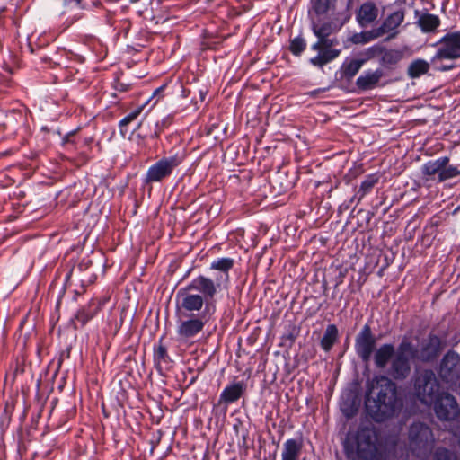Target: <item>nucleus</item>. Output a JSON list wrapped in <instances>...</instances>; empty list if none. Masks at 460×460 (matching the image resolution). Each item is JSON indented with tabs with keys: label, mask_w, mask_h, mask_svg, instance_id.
I'll use <instances>...</instances> for the list:
<instances>
[{
	"label": "nucleus",
	"mask_w": 460,
	"mask_h": 460,
	"mask_svg": "<svg viewBox=\"0 0 460 460\" xmlns=\"http://www.w3.org/2000/svg\"><path fill=\"white\" fill-rule=\"evenodd\" d=\"M395 381L386 373V375L375 376L367 382L365 411L375 422H385L401 413L404 400Z\"/></svg>",
	"instance_id": "nucleus-1"
},
{
	"label": "nucleus",
	"mask_w": 460,
	"mask_h": 460,
	"mask_svg": "<svg viewBox=\"0 0 460 460\" xmlns=\"http://www.w3.org/2000/svg\"><path fill=\"white\" fill-rule=\"evenodd\" d=\"M221 290L220 278L216 279L199 274L186 286L178 289L175 300L182 301V308L206 309L216 313L217 296Z\"/></svg>",
	"instance_id": "nucleus-2"
},
{
	"label": "nucleus",
	"mask_w": 460,
	"mask_h": 460,
	"mask_svg": "<svg viewBox=\"0 0 460 460\" xmlns=\"http://www.w3.org/2000/svg\"><path fill=\"white\" fill-rule=\"evenodd\" d=\"M344 450L349 460H381L378 433L374 427L360 426L349 433L344 441Z\"/></svg>",
	"instance_id": "nucleus-3"
},
{
	"label": "nucleus",
	"mask_w": 460,
	"mask_h": 460,
	"mask_svg": "<svg viewBox=\"0 0 460 460\" xmlns=\"http://www.w3.org/2000/svg\"><path fill=\"white\" fill-rule=\"evenodd\" d=\"M176 301V310L179 314V321L176 328V333L179 339L188 341L196 338L204 330L206 324L210 322L215 313L202 309L182 308V301Z\"/></svg>",
	"instance_id": "nucleus-4"
},
{
	"label": "nucleus",
	"mask_w": 460,
	"mask_h": 460,
	"mask_svg": "<svg viewBox=\"0 0 460 460\" xmlns=\"http://www.w3.org/2000/svg\"><path fill=\"white\" fill-rule=\"evenodd\" d=\"M418 359V348L408 339H402L398 346V351L393 358L386 373L394 380L404 381L411 374L410 358Z\"/></svg>",
	"instance_id": "nucleus-5"
},
{
	"label": "nucleus",
	"mask_w": 460,
	"mask_h": 460,
	"mask_svg": "<svg viewBox=\"0 0 460 460\" xmlns=\"http://www.w3.org/2000/svg\"><path fill=\"white\" fill-rule=\"evenodd\" d=\"M186 155L183 151L175 152L164 156L149 166L143 177L144 184L163 182L171 177L173 171L184 161Z\"/></svg>",
	"instance_id": "nucleus-6"
},
{
	"label": "nucleus",
	"mask_w": 460,
	"mask_h": 460,
	"mask_svg": "<svg viewBox=\"0 0 460 460\" xmlns=\"http://www.w3.org/2000/svg\"><path fill=\"white\" fill-rule=\"evenodd\" d=\"M433 444V433L430 428L422 422H413L408 430L409 449L418 458H424L430 453Z\"/></svg>",
	"instance_id": "nucleus-7"
},
{
	"label": "nucleus",
	"mask_w": 460,
	"mask_h": 460,
	"mask_svg": "<svg viewBox=\"0 0 460 460\" xmlns=\"http://www.w3.org/2000/svg\"><path fill=\"white\" fill-rule=\"evenodd\" d=\"M439 383L431 369H424L413 378V390L415 396L425 404H432L440 392Z\"/></svg>",
	"instance_id": "nucleus-8"
},
{
	"label": "nucleus",
	"mask_w": 460,
	"mask_h": 460,
	"mask_svg": "<svg viewBox=\"0 0 460 460\" xmlns=\"http://www.w3.org/2000/svg\"><path fill=\"white\" fill-rule=\"evenodd\" d=\"M339 45L337 38L320 37L311 45L313 51L318 54L309 59V63L318 68H323L325 65L338 58L341 53V49L335 47Z\"/></svg>",
	"instance_id": "nucleus-9"
},
{
	"label": "nucleus",
	"mask_w": 460,
	"mask_h": 460,
	"mask_svg": "<svg viewBox=\"0 0 460 460\" xmlns=\"http://www.w3.org/2000/svg\"><path fill=\"white\" fill-rule=\"evenodd\" d=\"M437 52L432 58L436 60H456L460 58V31L446 33L436 43Z\"/></svg>",
	"instance_id": "nucleus-10"
},
{
	"label": "nucleus",
	"mask_w": 460,
	"mask_h": 460,
	"mask_svg": "<svg viewBox=\"0 0 460 460\" xmlns=\"http://www.w3.org/2000/svg\"><path fill=\"white\" fill-rule=\"evenodd\" d=\"M376 337L372 332L370 323H366L355 337L354 349L357 356L367 363L376 347Z\"/></svg>",
	"instance_id": "nucleus-11"
},
{
	"label": "nucleus",
	"mask_w": 460,
	"mask_h": 460,
	"mask_svg": "<svg viewBox=\"0 0 460 460\" xmlns=\"http://www.w3.org/2000/svg\"><path fill=\"white\" fill-rule=\"evenodd\" d=\"M445 347L444 341L430 332L420 343L418 348V360L422 363H431L437 360Z\"/></svg>",
	"instance_id": "nucleus-12"
},
{
	"label": "nucleus",
	"mask_w": 460,
	"mask_h": 460,
	"mask_svg": "<svg viewBox=\"0 0 460 460\" xmlns=\"http://www.w3.org/2000/svg\"><path fill=\"white\" fill-rule=\"evenodd\" d=\"M432 403L437 417L441 420H455L459 414L456 397L447 392H439Z\"/></svg>",
	"instance_id": "nucleus-13"
},
{
	"label": "nucleus",
	"mask_w": 460,
	"mask_h": 460,
	"mask_svg": "<svg viewBox=\"0 0 460 460\" xmlns=\"http://www.w3.org/2000/svg\"><path fill=\"white\" fill-rule=\"evenodd\" d=\"M446 383L456 384L460 380V356L455 350H448L442 358L438 370Z\"/></svg>",
	"instance_id": "nucleus-14"
},
{
	"label": "nucleus",
	"mask_w": 460,
	"mask_h": 460,
	"mask_svg": "<svg viewBox=\"0 0 460 460\" xmlns=\"http://www.w3.org/2000/svg\"><path fill=\"white\" fill-rule=\"evenodd\" d=\"M247 385L244 381H234L227 384L219 394L217 402L214 405V410L221 411L224 414L227 411L229 404L236 402L246 392Z\"/></svg>",
	"instance_id": "nucleus-15"
},
{
	"label": "nucleus",
	"mask_w": 460,
	"mask_h": 460,
	"mask_svg": "<svg viewBox=\"0 0 460 460\" xmlns=\"http://www.w3.org/2000/svg\"><path fill=\"white\" fill-rule=\"evenodd\" d=\"M379 16V8L373 0H366L355 12V18L359 27L367 28L375 23Z\"/></svg>",
	"instance_id": "nucleus-16"
},
{
	"label": "nucleus",
	"mask_w": 460,
	"mask_h": 460,
	"mask_svg": "<svg viewBox=\"0 0 460 460\" xmlns=\"http://www.w3.org/2000/svg\"><path fill=\"white\" fill-rule=\"evenodd\" d=\"M102 304L98 299H91L85 305L80 307L74 318V328H84L92 319H93L102 309Z\"/></svg>",
	"instance_id": "nucleus-17"
},
{
	"label": "nucleus",
	"mask_w": 460,
	"mask_h": 460,
	"mask_svg": "<svg viewBox=\"0 0 460 460\" xmlns=\"http://www.w3.org/2000/svg\"><path fill=\"white\" fill-rule=\"evenodd\" d=\"M404 21V11L397 10L390 14H388L381 22V24L376 27L377 31L380 36H384L385 34H388L387 40H392L397 36L399 33L398 28Z\"/></svg>",
	"instance_id": "nucleus-18"
},
{
	"label": "nucleus",
	"mask_w": 460,
	"mask_h": 460,
	"mask_svg": "<svg viewBox=\"0 0 460 460\" xmlns=\"http://www.w3.org/2000/svg\"><path fill=\"white\" fill-rule=\"evenodd\" d=\"M383 76L384 71L382 68L367 69L357 78L356 85L362 92L373 90L379 85V81Z\"/></svg>",
	"instance_id": "nucleus-19"
},
{
	"label": "nucleus",
	"mask_w": 460,
	"mask_h": 460,
	"mask_svg": "<svg viewBox=\"0 0 460 460\" xmlns=\"http://www.w3.org/2000/svg\"><path fill=\"white\" fill-rule=\"evenodd\" d=\"M395 347L392 343H384L373 353V360L377 369L384 370L395 357Z\"/></svg>",
	"instance_id": "nucleus-20"
},
{
	"label": "nucleus",
	"mask_w": 460,
	"mask_h": 460,
	"mask_svg": "<svg viewBox=\"0 0 460 460\" xmlns=\"http://www.w3.org/2000/svg\"><path fill=\"white\" fill-rule=\"evenodd\" d=\"M349 19V16L340 24H337L333 20H328L323 22L313 21L311 23V30L316 38L329 37L332 33L337 32ZM318 22H320L319 19Z\"/></svg>",
	"instance_id": "nucleus-21"
},
{
	"label": "nucleus",
	"mask_w": 460,
	"mask_h": 460,
	"mask_svg": "<svg viewBox=\"0 0 460 460\" xmlns=\"http://www.w3.org/2000/svg\"><path fill=\"white\" fill-rule=\"evenodd\" d=\"M380 176L377 172L370 173L366 175L362 182L360 183L358 190L355 195L351 198L350 203L356 202L360 203L361 200L368 194H370L374 187L379 182Z\"/></svg>",
	"instance_id": "nucleus-22"
},
{
	"label": "nucleus",
	"mask_w": 460,
	"mask_h": 460,
	"mask_svg": "<svg viewBox=\"0 0 460 460\" xmlns=\"http://www.w3.org/2000/svg\"><path fill=\"white\" fill-rule=\"evenodd\" d=\"M154 362L159 372L172 367V360L171 359L166 346L163 343V337L154 345Z\"/></svg>",
	"instance_id": "nucleus-23"
},
{
	"label": "nucleus",
	"mask_w": 460,
	"mask_h": 460,
	"mask_svg": "<svg viewBox=\"0 0 460 460\" xmlns=\"http://www.w3.org/2000/svg\"><path fill=\"white\" fill-rule=\"evenodd\" d=\"M415 16L418 17L416 22L417 25L424 33L435 32L440 26V19L436 14L429 13H420L418 10H416Z\"/></svg>",
	"instance_id": "nucleus-24"
},
{
	"label": "nucleus",
	"mask_w": 460,
	"mask_h": 460,
	"mask_svg": "<svg viewBox=\"0 0 460 460\" xmlns=\"http://www.w3.org/2000/svg\"><path fill=\"white\" fill-rule=\"evenodd\" d=\"M337 1L338 0H311L312 10L319 20H321L322 17H326L335 11ZM351 2L352 0H348V8L350 6Z\"/></svg>",
	"instance_id": "nucleus-25"
},
{
	"label": "nucleus",
	"mask_w": 460,
	"mask_h": 460,
	"mask_svg": "<svg viewBox=\"0 0 460 460\" xmlns=\"http://www.w3.org/2000/svg\"><path fill=\"white\" fill-rule=\"evenodd\" d=\"M303 448L302 438H289L283 444L281 460H298Z\"/></svg>",
	"instance_id": "nucleus-26"
},
{
	"label": "nucleus",
	"mask_w": 460,
	"mask_h": 460,
	"mask_svg": "<svg viewBox=\"0 0 460 460\" xmlns=\"http://www.w3.org/2000/svg\"><path fill=\"white\" fill-rule=\"evenodd\" d=\"M448 163V156H441L436 160H429L421 166V173L423 176L427 177V180L436 174L438 176L443 167L447 165Z\"/></svg>",
	"instance_id": "nucleus-27"
},
{
	"label": "nucleus",
	"mask_w": 460,
	"mask_h": 460,
	"mask_svg": "<svg viewBox=\"0 0 460 460\" xmlns=\"http://www.w3.org/2000/svg\"><path fill=\"white\" fill-rule=\"evenodd\" d=\"M339 340V329L336 324L331 323L326 326L320 347L324 352H330Z\"/></svg>",
	"instance_id": "nucleus-28"
},
{
	"label": "nucleus",
	"mask_w": 460,
	"mask_h": 460,
	"mask_svg": "<svg viewBox=\"0 0 460 460\" xmlns=\"http://www.w3.org/2000/svg\"><path fill=\"white\" fill-rule=\"evenodd\" d=\"M361 69V62H358L355 58L346 59L341 66L336 75H340V79L351 81L353 77Z\"/></svg>",
	"instance_id": "nucleus-29"
},
{
	"label": "nucleus",
	"mask_w": 460,
	"mask_h": 460,
	"mask_svg": "<svg viewBox=\"0 0 460 460\" xmlns=\"http://www.w3.org/2000/svg\"><path fill=\"white\" fill-rule=\"evenodd\" d=\"M380 65L386 69H394L402 58V52L399 49H389L385 47L382 51Z\"/></svg>",
	"instance_id": "nucleus-30"
},
{
	"label": "nucleus",
	"mask_w": 460,
	"mask_h": 460,
	"mask_svg": "<svg viewBox=\"0 0 460 460\" xmlns=\"http://www.w3.org/2000/svg\"><path fill=\"white\" fill-rule=\"evenodd\" d=\"M234 265V260L229 257H222L215 259L211 264L210 269L220 271V280L224 278L226 281L229 279V271Z\"/></svg>",
	"instance_id": "nucleus-31"
},
{
	"label": "nucleus",
	"mask_w": 460,
	"mask_h": 460,
	"mask_svg": "<svg viewBox=\"0 0 460 460\" xmlns=\"http://www.w3.org/2000/svg\"><path fill=\"white\" fill-rule=\"evenodd\" d=\"M359 402L356 395L349 394L342 397L341 402V411L343 415L348 418H353L358 411Z\"/></svg>",
	"instance_id": "nucleus-32"
},
{
	"label": "nucleus",
	"mask_w": 460,
	"mask_h": 460,
	"mask_svg": "<svg viewBox=\"0 0 460 460\" xmlns=\"http://www.w3.org/2000/svg\"><path fill=\"white\" fill-rule=\"evenodd\" d=\"M380 34L376 28H373L370 31H364L358 33H354L350 40L354 44H367L374 40L380 38Z\"/></svg>",
	"instance_id": "nucleus-33"
},
{
	"label": "nucleus",
	"mask_w": 460,
	"mask_h": 460,
	"mask_svg": "<svg viewBox=\"0 0 460 460\" xmlns=\"http://www.w3.org/2000/svg\"><path fill=\"white\" fill-rule=\"evenodd\" d=\"M143 111V106L137 107L132 111H130L128 115H126L119 122V134L126 137V135L128 134V126L135 121L138 116L141 114Z\"/></svg>",
	"instance_id": "nucleus-34"
},
{
	"label": "nucleus",
	"mask_w": 460,
	"mask_h": 460,
	"mask_svg": "<svg viewBox=\"0 0 460 460\" xmlns=\"http://www.w3.org/2000/svg\"><path fill=\"white\" fill-rule=\"evenodd\" d=\"M429 65L423 59H417L411 63L408 68V75L411 78H418L428 73Z\"/></svg>",
	"instance_id": "nucleus-35"
},
{
	"label": "nucleus",
	"mask_w": 460,
	"mask_h": 460,
	"mask_svg": "<svg viewBox=\"0 0 460 460\" xmlns=\"http://www.w3.org/2000/svg\"><path fill=\"white\" fill-rule=\"evenodd\" d=\"M306 47L307 42L302 33L289 40L288 49L295 57H300L306 49Z\"/></svg>",
	"instance_id": "nucleus-36"
},
{
	"label": "nucleus",
	"mask_w": 460,
	"mask_h": 460,
	"mask_svg": "<svg viewBox=\"0 0 460 460\" xmlns=\"http://www.w3.org/2000/svg\"><path fill=\"white\" fill-rule=\"evenodd\" d=\"M459 174H460V170H458V168L456 166L447 164L445 167H443V169L441 170V172L438 177V181L439 182H443L447 180L455 178V177L458 176Z\"/></svg>",
	"instance_id": "nucleus-37"
},
{
	"label": "nucleus",
	"mask_w": 460,
	"mask_h": 460,
	"mask_svg": "<svg viewBox=\"0 0 460 460\" xmlns=\"http://www.w3.org/2000/svg\"><path fill=\"white\" fill-rule=\"evenodd\" d=\"M434 460H457L456 456L445 447H438L435 451Z\"/></svg>",
	"instance_id": "nucleus-38"
},
{
	"label": "nucleus",
	"mask_w": 460,
	"mask_h": 460,
	"mask_svg": "<svg viewBox=\"0 0 460 460\" xmlns=\"http://www.w3.org/2000/svg\"><path fill=\"white\" fill-rule=\"evenodd\" d=\"M385 50V47L381 44H375L364 50V55L367 56L370 60L382 54Z\"/></svg>",
	"instance_id": "nucleus-39"
},
{
	"label": "nucleus",
	"mask_w": 460,
	"mask_h": 460,
	"mask_svg": "<svg viewBox=\"0 0 460 460\" xmlns=\"http://www.w3.org/2000/svg\"><path fill=\"white\" fill-rule=\"evenodd\" d=\"M112 88L119 93H127L132 89V84L121 82L119 78H116L112 83Z\"/></svg>",
	"instance_id": "nucleus-40"
},
{
	"label": "nucleus",
	"mask_w": 460,
	"mask_h": 460,
	"mask_svg": "<svg viewBox=\"0 0 460 460\" xmlns=\"http://www.w3.org/2000/svg\"><path fill=\"white\" fill-rule=\"evenodd\" d=\"M174 121V115L173 114H168L165 117H164L161 120L157 121L155 124L156 126L164 131L167 129Z\"/></svg>",
	"instance_id": "nucleus-41"
},
{
	"label": "nucleus",
	"mask_w": 460,
	"mask_h": 460,
	"mask_svg": "<svg viewBox=\"0 0 460 460\" xmlns=\"http://www.w3.org/2000/svg\"><path fill=\"white\" fill-rule=\"evenodd\" d=\"M86 5L88 6V8H83L82 10L94 11L97 9H102L103 6L102 3L100 0L86 1Z\"/></svg>",
	"instance_id": "nucleus-42"
},
{
	"label": "nucleus",
	"mask_w": 460,
	"mask_h": 460,
	"mask_svg": "<svg viewBox=\"0 0 460 460\" xmlns=\"http://www.w3.org/2000/svg\"><path fill=\"white\" fill-rule=\"evenodd\" d=\"M164 131L162 129H160L156 124L155 125V129H154V132L152 134H150V136H147V135H141L140 133L137 134V137L141 139H145L146 137H150L151 139H155V138H158L160 137V135L163 133Z\"/></svg>",
	"instance_id": "nucleus-43"
},
{
	"label": "nucleus",
	"mask_w": 460,
	"mask_h": 460,
	"mask_svg": "<svg viewBox=\"0 0 460 460\" xmlns=\"http://www.w3.org/2000/svg\"><path fill=\"white\" fill-rule=\"evenodd\" d=\"M166 87H167V84H164L163 85L159 86L158 88H156L154 91L152 97L153 98L157 97L155 102H157L159 101V99L164 96V92L166 89Z\"/></svg>",
	"instance_id": "nucleus-44"
},
{
	"label": "nucleus",
	"mask_w": 460,
	"mask_h": 460,
	"mask_svg": "<svg viewBox=\"0 0 460 460\" xmlns=\"http://www.w3.org/2000/svg\"><path fill=\"white\" fill-rule=\"evenodd\" d=\"M70 356V349H67L65 351H62L59 358H58V368L61 367V365L63 364L64 362V359L65 358H68Z\"/></svg>",
	"instance_id": "nucleus-45"
},
{
	"label": "nucleus",
	"mask_w": 460,
	"mask_h": 460,
	"mask_svg": "<svg viewBox=\"0 0 460 460\" xmlns=\"http://www.w3.org/2000/svg\"><path fill=\"white\" fill-rule=\"evenodd\" d=\"M92 265V261L89 259H83L81 262L78 264V268L80 270H85Z\"/></svg>",
	"instance_id": "nucleus-46"
},
{
	"label": "nucleus",
	"mask_w": 460,
	"mask_h": 460,
	"mask_svg": "<svg viewBox=\"0 0 460 460\" xmlns=\"http://www.w3.org/2000/svg\"><path fill=\"white\" fill-rule=\"evenodd\" d=\"M70 1V4L72 3H74V5L75 7H77L78 9H83V8H88V6L86 5V1L85 0H69Z\"/></svg>",
	"instance_id": "nucleus-47"
},
{
	"label": "nucleus",
	"mask_w": 460,
	"mask_h": 460,
	"mask_svg": "<svg viewBox=\"0 0 460 460\" xmlns=\"http://www.w3.org/2000/svg\"><path fill=\"white\" fill-rule=\"evenodd\" d=\"M356 60H358V62H361V67L367 62L369 61L370 59L364 55V51H362L360 54H359V57L358 58H355Z\"/></svg>",
	"instance_id": "nucleus-48"
},
{
	"label": "nucleus",
	"mask_w": 460,
	"mask_h": 460,
	"mask_svg": "<svg viewBox=\"0 0 460 460\" xmlns=\"http://www.w3.org/2000/svg\"><path fill=\"white\" fill-rule=\"evenodd\" d=\"M80 18H82L81 15H74L72 18H68L66 21V23H67V26H70L72 25L74 22H75L77 20H79Z\"/></svg>",
	"instance_id": "nucleus-49"
},
{
	"label": "nucleus",
	"mask_w": 460,
	"mask_h": 460,
	"mask_svg": "<svg viewBox=\"0 0 460 460\" xmlns=\"http://www.w3.org/2000/svg\"><path fill=\"white\" fill-rule=\"evenodd\" d=\"M74 136V132H69L63 137V144H66L70 142L71 137Z\"/></svg>",
	"instance_id": "nucleus-50"
},
{
	"label": "nucleus",
	"mask_w": 460,
	"mask_h": 460,
	"mask_svg": "<svg viewBox=\"0 0 460 460\" xmlns=\"http://www.w3.org/2000/svg\"><path fill=\"white\" fill-rule=\"evenodd\" d=\"M207 93H208L207 90H202V89L199 90V99H200V102H204L205 101Z\"/></svg>",
	"instance_id": "nucleus-51"
},
{
	"label": "nucleus",
	"mask_w": 460,
	"mask_h": 460,
	"mask_svg": "<svg viewBox=\"0 0 460 460\" xmlns=\"http://www.w3.org/2000/svg\"><path fill=\"white\" fill-rule=\"evenodd\" d=\"M146 4H150V1L149 0H145V3H143L142 8L138 9L137 12L138 13L145 12L146 10Z\"/></svg>",
	"instance_id": "nucleus-52"
},
{
	"label": "nucleus",
	"mask_w": 460,
	"mask_h": 460,
	"mask_svg": "<svg viewBox=\"0 0 460 460\" xmlns=\"http://www.w3.org/2000/svg\"><path fill=\"white\" fill-rule=\"evenodd\" d=\"M288 338L290 340L291 342H294L295 340L296 339V335H295L294 333L290 332L288 335Z\"/></svg>",
	"instance_id": "nucleus-53"
},
{
	"label": "nucleus",
	"mask_w": 460,
	"mask_h": 460,
	"mask_svg": "<svg viewBox=\"0 0 460 460\" xmlns=\"http://www.w3.org/2000/svg\"><path fill=\"white\" fill-rule=\"evenodd\" d=\"M190 92V90H187V89H185V88H182V96H183L184 98L188 97V96H189Z\"/></svg>",
	"instance_id": "nucleus-54"
},
{
	"label": "nucleus",
	"mask_w": 460,
	"mask_h": 460,
	"mask_svg": "<svg viewBox=\"0 0 460 460\" xmlns=\"http://www.w3.org/2000/svg\"><path fill=\"white\" fill-rule=\"evenodd\" d=\"M63 5L65 7H69L70 6V1L69 0H63Z\"/></svg>",
	"instance_id": "nucleus-55"
},
{
	"label": "nucleus",
	"mask_w": 460,
	"mask_h": 460,
	"mask_svg": "<svg viewBox=\"0 0 460 460\" xmlns=\"http://www.w3.org/2000/svg\"><path fill=\"white\" fill-rule=\"evenodd\" d=\"M141 126H142V122H141V121H140V122H137V124L136 128H134L133 132H135V131L138 130V129L140 128V127H141Z\"/></svg>",
	"instance_id": "nucleus-56"
},
{
	"label": "nucleus",
	"mask_w": 460,
	"mask_h": 460,
	"mask_svg": "<svg viewBox=\"0 0 460 460\" xmlns=\"http://www.w3.org/2000/svg\"><path fill=\"white\" fill-rule=\"evenodd\" d=\"M7 128L6 123H0V130H5Z\"/></svg>",
	"instance_id": "nucleus-57"
},
{
	"label": "nucleus",
	"mask_w": 460,
	"mask_h": 460,
	"mask_svg": "<svg viewBox=\"0 0 460 460\" xmlns=\"http://www.w3.org/2000/svg\"><path fill=\"white\" fill-rule=\"evenodd\" d=\"M8 113H9V115H15V114H16V112H15L14 111H8ZM17 114H18L20 117H22L21 112H17Z\"/></svg>",
	"instance_id": "nucleus-58"
},
{
	"label": "nucleus",
	"mask_w": 460,
	"mask_h": 460,
	"mask_svg": "<svg viewBox=\"0 0 460 460\" xmlns=\"http://www.w3.org/2000/svg\"><path fill=\"white\" fill-rule=\"evenodd\" d=\"M190 271H191V269H190L187 272H185V274H184V276H183L182 279H184L188 278V277H189V275H190Z\"/></svg>",
	"instance_id": "nucleus-59"
},
{
	"label": "nucleus",
	"mask_w": 460,
	"mask_h": 460,
	"mask_svg": "<svg viewBox=\"0 0 460 460\" xmlns=\"http://www.w3.org/2000/svg\"><path fill=\"white\" fill-rule=\"evenodd\" d=\"M344 345H345L346 348L349 347V338L346 339Z\"/></svg>",
	"instance_id": "nucleus-60"
},
{
	"label": "nucleus",
	"mask_w": 460,
	"mask_h": 460,
	"mask_svg": "<svg viewBox=\"0 0 460 460\" xmlns=\"http://www.w3.org/2000/svg\"><path fill=\"white\" fill-rule=\"evenodd\" d=\"M373 214L370 213V212H367V220H370L371 217H372Z\"/></svg>",
	"instance_id": "nucleus-61"
},
{
	"label": "nucleus",
	"mask_w": 460,
	"mask_h": 460,
	"mask_svg": "<svg viewBox=\"0 0 460 460\" xmlns=\"http://www.w3.org/2000/svg\"><path fill=\"white\" fill-rule=\"evenodd\" d=\"M456 211H460V204L456 207V208L455 209V212Z\"/></svg>",
	"instance_id": "nucleus-62"
},
{
	"label": "nucleus",
	"mask_w": 460,
	"mask_h": 460,
	"mask_svg": "<svg viewBox=\"0 0 460 460\" xmlns=\"http://www.w3.org/2000/svg\"><path fill=\"white\" fill-rule=\"evenodd\" d=\"M140 0H130L131 3H137V2H139Z\"/></svg>",
	"instance_id": "nucleus-63"
},
{
	"label": "nucleus",
	"mask_w": 460,
	"mask_h": 460,
	"mask_svg": "<svg viewBox=\"0 0 460 460\" xmlns=\"http://www.w3.org/2000/svg\"><path fill=\"white\" fill-rule=\"evenodd\" d=\"M195 382V378H192V380L190 381V385L193 384Z\"/></svg>",
	"instance_id": "nucleus-64"
}]
</instances>
